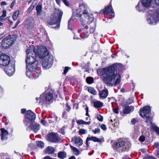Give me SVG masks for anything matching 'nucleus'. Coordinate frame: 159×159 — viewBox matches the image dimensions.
Listing matches in <instances>:
<instances>
[{
    "mask_svg": "<svg viewBox=\"0 0 159 159\" xmlns=\"http://www.w3.org/2000/svg\"><path fill=\"white\" fill-rule=\"evenodd\" d=\"M88 9L87 5L83 4L80 6L76 11V16L79 18L82 25L81 29L78 30V32H82L80 36L82 38H87L90 34L95 30L94 27L91 26L89 27L85 25L92 22L94 19L93 15L89 14Z\"/></svg>",
    "mask_w": 159,
    "mask_h": 159,
    "instance_id": "obj_1",
    "label": "nucleus"
},
{
    "mask_svg": "<svg viewBox=\"0 0 159 159\" xmlns=\"http://www.w3.org/2000/svg\"><path fill=\"white\" fill-rule=\"evenodd\" d=\"M98 74L100 73L103 76V80L107 85L111 86L120 82V75L117 73V67L115 65L97 71Z\"/></svg>",
    "mask_w": 159,
    "mask_h": 159,
    "instance_id": "obj_2",
    "label": "nucleus"
},
{
    "mask_svg": "<svg viewBox=\"0 0 159 159\" xmlns=\"http://www.w3.org/2000/svg\"><path fill=\"white\" fill-rule=\"evenodd\" d=\"M63 14V12L59 9H55L53 14L51 16L48 23L50 25H57L56 27L53 28H58L60 27V23Z\"/></svg>",
    "mask_w": 159,
    "mask_h": 159,
    "instance_id": "obj_3",
    "label": "nucleus"
},
{
    "mask_svg": "<svg viewBox=\"0 0 159 159\" xmlns=\"http://www.w3.org/2000/svg\"><path fill=\"white\" fill-rule=\"evenodd\" d=\"M147 22L149 24L155 25L159 21L158 11H150L148 12L147 18Z\"/></svg>",
    "mask_w": 159,
    "mask_h": 159,
    "instance_id": "obj_4",
    "label": "nucleus"
},
{
    "mask_svg": "<svg viewBox=\"0 0 159 159\" xmlns=\"http://www.w3.org/2000/svg\"><path fill=\"white\" fill-rule=\"evenodd\" d=\"M36 118V115L31 110L26 111L25 116L24 123L25 126H28L30 122H33Z\"/></svg>",
    "mask_w": 159,
    "mask_h": 159,
    "instance_id": "obj_5",
    "label": "nucleus"
},
{
    "mask_svg": "<svg viewBox=\"0 0 159 159\" xmlns=\"http://www.w3.org/2000/svg\"><path fill=\"white\" fill-rule=\"evenodd\" d=\"M15 40L13 35H9L2 41V46L5 49L8 48L13 44Z\"/></svg>",
    "mask_w": 159,
    "mask_h": 159,
    "instance_id": "obj_6",
    "label": "nucleus"
},
{
    "mask_svg": "<svg viewBox=\"0 0 159 159\" xmlns=\"http://www.w3.org/2000/svg\"><path fill=\"white\" fill-rule=\"evenodd\" d=\"M36 54L35 53H32V55H27L25 62L26 65H30L31 67H36L39 64V62L36 59Z\"/></svg>",
    "mask_w": 159,
    "mask_h": 159,
    "instance_id": "obj_7",
    "label": "nucleus"
},
{
    "mask_svg": "<svg viewBox=\"0 0 159 159\" xmlns=\"http://www.w3.org/2000/svg\"><path fill=\"white\" fill-rule=\"evenodd\" d=\"M53 98V94L51 93L48 92L44 94H42L39 98V103H42V105L46 104L47 102L51 101Z\"/></svg>",
    "mask_w": 159,
    "mask_h": 159,
    "instance_id": "obj_8",
    "label": "nucleus"
},
{
    "mask_svg": "<svg viewBox=\"0 0 159 159\" xmlns=\"http://www.w3.org/2000/svg\"><path fill=\"white\" fill-rule=\"evenodd\" d=\"M37 55L39 58L41 59H44L50 57L47 48L45 47L39 48L38 49Z\"/></svg>",
    "mask_w": 159,
    "mask_h": 159,
    "instance_id": "obj_9",
    "label": "nucleus"
},
{
    "mask_svg": "<svg viewBox=\"0 0 159 159\" xmlns=\"http://www.w3.org/2000/svg\"><path fill=\"white\" fill-rule=\"evenodd\" d=\"M10 62V57L5 54H2L0 56V65L7 66Z\"/></svg>",
    "mask_w": 159,
    "mask_h": 159,
    "instance_id": "obj_10",
    "label": "nucleus"
},
{
    "mask_svg": "<svg viewBox=\"0 0 159 159\" xmlns=\"http://www.w3.org/2000/svg\"><path fill=\"white\" fill-rule=\"evenodd\" d=\"M53 63L52 59L49 57V58H44V60L43 61L42 66L45 69H48L50 68Z\"/></svg>",
    "mask_w": 159,
    "mask_h": 159,
    "instance_id": "obj_11",
    "label": "nucleus"
},
{
    "mask_svg": "<svg viewBox=\"0 0 159 159\" xmlns=\"http://www.w3.org/2000/svg\"><path fill=\"white\" fill-rule=\"evenodd\" d=\"M139 115L143 118L147 116V115L148 114L151 112L150 106H146L144 107L143 108L139 110Z\"/></svg>",
    "mask_w": 159,
    "mask_h": 159,
    "instance_id": "obj_12",
    "label": "nucleus"
},
{
    "mask_svg": "<svg viewBox=\"0 0 159 159\" xmlns=\"http://www.w3.org/2000/svg\"><path fill=\"white\" fill-rule=\"evenodd\" d=\"M47 139L51 142L57 143L59 141L60 138L57 134L52 132L48 134Z\"/></svg>",
    "mask_w": 159,
    "mask_h": 159,
    "instance_id": "obj_13",
    "label": "nucleus"
},
{
    "mask_svg": "<svg viewBox=\"0 0 159 159\" xmlns=\"http://www.w3.org/2000/svg\"><path fill=\"white\" fill-rule=\"evenodd\" d=\"M26 75L29 78H30L31 75L32 73L34 72L32 74L33 75H36V74H38L37 72H36V68L35 67H32L30 65H26Z\"/></svg>",
    "mask_w": 159,
    "mask_h": 159,
    "instance_id": "obj_14",
    "label": "nucleus"
},
{
    "mask_svg": "<svg viewBox=\"0 0 159 159\" xmlns=\"http://www.w3.org/2000/svg\"><path fill=\"white\" fill-rule=\"evenodd\" d=\"M30 126H28L27 128V130H28L29 129L33 130L34 133H37V132L39 129L40 125L36 122H30V124H29Z\"/></svg>",
    "mask_w": 159,
    "mask_h": 159,
    "instance_id": "obj_15",
    "label": "nucleus"
},
{
    "mask_svg": "<svg viewBox=\"0 0 159 159\" xmlns=\"http://www.w3.org/2000/svg\"><path fill=\"white\" fill-rule=\"evenodd\" d=\"M99 13H103L104 15L106 14L107 15L109 14L111 15L112 17H114V13L111 5H109L108 6H107L104 9L101 10Z\"/></svg>",
    "mask_w": 159,
    "mask_h": 159,
    "instance_id": "obj_16",
    "label": "nucleus"
},
{
    "mask_svg": "<svg viewBox=\"0 0 159 159\" xmlns=\"http://www.w3.org/2000/svg\"><path fill=\"white\" fill-rule=\"evenodd\" d=\"M7 74L9 76L12 75L15 71V66L14 63L12 64H10L6 70Z\"/></svg>",
    "mask_w": 159,
    "mask_h": 159,
    "instance_id": "obj_17",
    "label": "nucleus"
},
{
    "mask_svg": "<svg viewBox=\"0 0 159 159\" xmlns=\"http://www.w3.org/2000/svg\"><path fill=\"white\" fill-rule=\"evenodd\" d=\"M1 133V139L2 141L6 140L8 138V132L4 128L0 129Z\"/></svg>",
    "mask_w": 159,
    "mask_h": 159,
    "instance_id": "obj_18",
    "label": "nucleus"
},
{
    "mask_svg": "<svg viewBox=\"0 0 159 159\" xmlns=\"http://www.w3.org/2000/svg\"><path fill=\"white\" fill-rule=\"evenodd\" d=\"M108 91L107 89L105 88L99 92V95L100 98L104 99L106 98L108 95Z\"/></svg>",
    "mask_w": 159,
    "mask_h": 159,
    "instance_id": "obj_19",
    "label": "nucleus"
},
{
    "mask_svg": "<svg viewBox=\"0 0 159 159\" xmlns=\"http://www.w3.org/2000/svg\"><path fill=\"white\" fill-rule=\"evenodd\" d=\"M34 48V46L33 45L30 46L29 48L26 51L27 55H29L30 53L32 54V53L34 54V53L36 54Z\"/></svg>",
    "mask_w": 159,
    "mask_h": 159,
    "instance_id": "obj_20",
    "label": "nucleus"
},
{
    "mask_svg": "<svg viewBox=\"0 0 159 159\" xmlns=\"http://www.w3.org/2000/svg\"><path fill=\"white\" fill-rule=\"evenodd\" d=\"M134 110V107L133 106H127L125 107L123 113L125 114H127L133 111Z\"/></svg>",
    "mask_w": 159,
    "mask_h": 159,
    "instance_id": "obj_21",
    "label": "nucleus"
},
{
    "mask_svg": "<svg viewBox=\"0 0 159 159\" xmlns=\"http://www.w3.org/2000/svg\"><path fill=\"white\" fill-rule=\"evenodd\" d=\"M152 0H141V2L146 7H149L151 5Z\"/></svg>",
    "mask_w": 159,
    "mask_h": 159,
    "instance_id": "obj_22",
    "label": "nucleus"
},
{
    "mask_svg": "<svg viewBox=\"0 0 159 159\" xmlns=\"http://www.w3.org/2000/svg\"><path fill=\"white\" fill-rule=\"evenodd\" d=\"M151 129L155 131L157 135H159V127L155 124H151Z\"/></svg>",
    "mask_w": 159,
    "mask_h": 159,
    "instance_id": "obj_23",
    "label": "nucleus"
},
{
    "mask_svg": "<svg viewBox=\"0 0 159 159\" xmlns=\"http://www.w3.org/2000/svg\"><path fill=\"white\" fill-rule=\"evenodd\" d=\"M145 120V122L147 124V125L148 126H149L150 124H152V118L151 116H149L148 115L146 116L144 118Z\"/></svg>",
    "mask_w": 159,
    "mask_h": 159,
    "instance_id": "obj_24",
    "label": "nucleus"
},
{
    "mask_svg": "<svg viewBox=\"0 0 159 159\" xmlns=\"http://www.w3.org/2000/svg\"><path fill=\"white\" fill-rule=\"evenodd\" d=\"M145 7L142 3H139L137 5L136 7V10L139 11H143L144 10Z\"/></svg>",
    "mask_w": 159,
    "mask_h": 159,
    "instance_id": "obj_25",
    "label": "nucleus"
},
{
    "mask_svg": "<svg viewBox=\"0 0 159 159\" xmlns=\"http://www.w3.org/2000/svg\"><path fill=\"white\" fill-rule=\"evenodd\" d=\"M46 153H47L49 154H52L55 152V149L54 148L48 146L45 151Z\"/></svg>",
    "mask_w": 159,
    "mask_h": 159,
    "instance_id": "obj_26",
    "label": "nucleus"
},
{
    "mask_svg": "<svg viewBox=\"0 0 159 159\" xmlns=\"http://www.w3.org/2000/svg\"><path fill=\"white\" fill-rule=\"evenodd\" d=\"M125 144V142L124 141H120L116 143L115 145V147L116 148H118L123 147Z\"/></svg>",
    "mask_w": 159,
    "mask_h": 159,
    "instance_id": "obj_27",
    "label": "nucleus"
},
{
    "mask_svg": "<svg viewBox=\"0 0 159 159\" xmlns=\"http://www.w3.org/2000/svg\"><path fill=\"white\" fill-rule=\"evenodd\" d=\"M25 24L26 28L28 29L31 28L33 26V23L30 20H27L26 21Z\"/></svg>",
    "mask_w": 159,
    "mask_h": 159,
    "instance_id": "obj_28",
    "label": "nucleus"
},
{
    "mask_svg": "<svg viewBox=\"0 0 159 159\" xmlns=\"http://www.w3.org/2000/svg\"><path fill=\"white\" fill-rule=\"evenodd\" d=\"M93 104L95 108H98L102 106L103 103L99 101H96L93 102Z\"/></svg>",
    "mask_w": 159,
    "mask_h": 159,
    "instance_id": "obj_29",
    "label": "nucleus"
},
{
    "mask_svg": "<svg viewBox=\"0 0 159 159\" xmlns=\"http://www.w3.org/2000/svg\"><path fill=\"white\" fill-rule=\"evenodd\" d=\"M87 140H92L94 142H101L102 140L96 137H87Z\"/></svg>",
    "mask_w": 159,
    "mask_h": 159,
    "instance_id": "obj_30",
    "label": "nucleus"
},
{
    "mask_svg": "<svg viewBox=\"0 0 159 159\" xmlns=\"http://www.w3.org/2000/svg\"><path fill=\"white\" fill-rule=\"evenodd\" d=\"M66 157V154L64 152H61L58 154V157L61 159H63Z\"/></svg>",
    "mask_w": 159,
    "mask_h": 159,
    "instance_id": "obj_31",
    "label": "nucleus"
},
{
    "mask_svg": "<svg viewBox=\"0 0 159 159\" xmlns=\"http://www.w3.org/2000/svg\"><path fill=\"white\" fill-rule=\"evenodd\" d=\"M42 6L40 4H38L36 7V9L37 11V14L39 15L41 14L42 11Z\"/></svg>",
    "mask_w": 159,
    "mask_h": 159,
    "instance_id": "obj_32",
    "label": "nucleus"
},
{
    "mask_svg": "<svg viewBox=\"0 0 159 159\" xmlns=\"http://www.w3.org/2000/svg\"><path fill=\"white\" fill-rule=\"evenodd\" d=\"M88 91L92 94L94 95H96L97 94V92L96 90L92 87H89L88 89Z\"/></svg>",
    "mask_w": 159,
    "mask_h": 159,
    "instance_id": "obj_33",
    "label": "nucleus"
},
{
    "mask_svg": "<svg viewBox=\"0 0 159 159\" xmlns=\"http://www.w3.org/2000/svg\"><path fill=\"white\" fill-rule=\"evenodd\" d=\"M19 13V11H16L13 13L12 17L14 20H16L17 19Z\"/></svg>",
    "mask_w": 159,
    "mask_h": 159,
    "instance_id": "obj_34",
    "label": "nucleus"
},
{
    "mask_svg": "<svg viewBox=\"0 0 159 159\" xmlns=\"http://www.w3.org/2000/svg\"><path fill=\"white\" fill-rule=\"evenodd\" d=\"M71 149L73 150L74 153L75 155H78L79 153V150L76 148L72 146H70Z\"/></svg>",
    "mask_w": 159,
    "mask_h": 159,
    "instance_id": "obj_35",
    "label": "nucleus"
},
{
    "mask_svg": "<svg viewBox=\"0 0 159 159\" xmlns=\"http://www.w3.org/2000/svg\"><path fill=\"white\" fill-rule=\"evenodd\" d=\"M75 143L79 144V146H81L83 143V140L80 138H76L75 140Z\"/></svg>",
    "mask_w": 159,
    "mask_h": 159,
    "instance_id": "obj_36",
    "label": "nucleus"
},
{
    "mask_svg": "<svg viewBox=\"0 0 159 159\" xmlns=\"http://www.w3.org/2000/svg\"><path fill=\"white\" fill-rule=\"evenodd\" d=\"M93 79L91 77H87L86 78V81L89 84H91L93 83Z\"/></svg>",
    "mask_w": 159,
    "mask_h": 159,
    "instance_id": "obj_37",
    "label": "nucleus"
},
{
    "mask_svg": "<svg viewBox=\"0 0 159 159\" xmlns=\"http://www.w3.org/2000/svg\"><path fill=\"white\" fill-rule=\"evenodd\" d=\"M37 145L41 148H43L44 147V144L43 142L41 141H39L37 142Z\"/></svg>",
    "mask_w": 159,
    "mask_h": 159,
    "instance_id": "obj_38",
    "label": "nucleus"
},
{
    "mask_svg": "<svg viewBox=\"0 0 159 159\" xmlns=\"http://www.w3.org/2000/svg\"><path fill=\"white\" fill-rule=\"evenodd\" d=\"M72 23V20L71 18H70L68 21V29L71 30V25Z\"/></svg>",
    "mask_w": 159,
    "mask_h": 159,
    "instance_id": "obj_39",
    "label": "nucleus"
},
{
    "mask_svg": "<svg viewBox=\"0 0 159 159\" xmlns=\"http://www.w3.org/2000/svg\"><path fill=\"white\" fill-rule=\"evenodd\" d=\"M79 133L80 134H85L87 133V130L84 129H81L79 130Z\"/></svg>",
    "mask_w": 159,
    "mask_h": 159,
    "instance_id": "obj_40",
    "label": "nucleus"
},
{
    "mask_svg": "<svg viewBox=\"0 0 159 159\" xmlns=\"http://www.w3.org/2000/svg\"><path fill=\"white\" fill-rule=\"evenodd\" d=\"M64 3L65 4L66 6H68L69 5V2H67V1L66 0H62ZM56 2L58 4H59L60 2V0H56Z\"/></svg>",
    "mask_w": 159,
    "mask_h": 159,
    "instance_id": "obj_41",
    "label": "nucleus"
},
{
    "mask_svg": "<svg viewBox=\"0 0 159 159\" xmlns=\"http://www.w3.org/2000/svg\"><path fill=\"white\" fill-rule=\"evenodd\" d=\"M92 131L95 134L96 133L99 134L100 133V129L98 128H95L94 130H93Z\"/></svg>",
    "mask_w": 159,
    "mask_h": 159,
    "instance_id": "obj_42",
    "label": "nucleus"
},
{
    "mask_svg": "<svg viewBox=\"0 0 159 159\" xmlns=\"http://www.w3.org/2000/svg\"><path fill=\"white\" fill-rule=\"evenodd\" d=\"M97 119L100 121H102L103 120V117L100 114L98 115Z\"/></svg>",
    "mask_w": 159,
    "mask_h": 159,
    "instance_id": "obj_43",
    "label": "nucleus"
},
{
    "mask_svg": "<svg viewBox=\"0 0 159 159\" xmlns=\"http://www.w3.org/2000/svg\"><path fill=\"white\" fill-rule=\"evenodd\" d=\"M65 128V126L63 127L62 128H61L59 131V132L62 134H65V133L64 132V129Z\"/></svg>",
    "mask_w": 159,
    "mask_h": 159,
    "instance_id": "obj_44",
    "label": "nucleus"
},
{
    "mask_svg": "<svg viewBox=\"0 0 159 159\" xmlns=\"http://www.w3.org/2000/svg\"><path fill=\"white\" fill-rule=\"evenodd\" d=\"M84 121L82 120H76L77 123L79 125L84 124Z\"/></svg>",
    "mask_w": 159,
    "mask_h": 159,
    "instance_id": "obj_45",
    "label": "nucleus"
},
{
    "mask_svg": "<svg viewBox=\"0 0 159 159\" xmlns=\"http://www.w3.org/2000/svg\"><path fill=\"white\" fill-rule=\"evenodd\" d=\"M155 155L159 158V149H158L155 151Z\"/></svg>",
    "mask_w": 159,
    "mask_h": 159,
    "instance_id": "obj_46",
    "label": "nucleus"
},
{
    "mask_svg": "<svg viewBox=\"0 0 159 159\" xmlns=\"http://www.w3.org/2000/svg\"><path fill=\"white\" fill-rule=\"evenodd\" d=\"M70 67H66L65 68V69L64 70L63 74H66L67 73V72H68V70H70Z\"/></svg>",
    "mask_w": 159,
    "mask_h": 159,
    "instance_id": "obj_47",
    "label": "nucleus"
},
{
    "mask_svg": "<svg viewBox=\"0 0 159 159\" xmlns=\"http://www.w3.org/2000/svg\"><path fill=\"white\" fill-rule=\"evenodd\" d=\"M139 140L142 142H143L145 140V137L143 135L140 136L139 137Z\"/></svg>",
    "mask_w": 159,
    "mask_h": 159,
    "instance_id": "obj_48",
    "label": "nucleus"
},
{
    "mask_svg": "<svg viewBox=\"0 0 159 159\" xmlns=\"http://www.w3.org/2000/svg\"><path fill=\"white\" fill-rule=\"evenodd\" d=\"M101 128L104 130H105L107 129V127L104 124H102L101 126Z\"/></svg>",
    "mask_w": 159,
    "mask_h": 159,
    "instance_id": "obj_49",
    "label": "nucleus"
},
{
    "mask_svg": "<svg viewBox=\"0 0 159 159\" xmlns=\"http://www.w3.org/2000/svg\"><path fill=\"white\" fill-rule=\"evenodd\" d=\"M34 7H33V6H30V7L28 8L27 10V11L28 12H31L34 8Z\"/></svg>",
    "mask_w": 159,
    "mask_h": 159,
    "instance_id": "obj_50",
    "label": "nucleus"
},
{
    "mask_svg": "<svg viewBox=\"0 0 159 159\" xmlns=\"http://www.w3.org/2000/svg\"><path fill=\"white\" fill-rule=\"evenodd\" d=\"M113 111L115 113L117 114H118L119 112L118 108H115L113 109Z\"/></svg>",
    "mask_w": 159,
    "mask_h": 159,
    "instance_id": "obj_51",
    "label": "nucleus"
},
{
    "mask_svg": "<svg viewBox=\"0 0 159 159\" xmlns=\"http://www.w3.org/2000/svg\"><path fill=\"white\" fill-rule=\"evenodd\" d=\"M20 23V21L19 20H18L16 23L15 24V25L14 27L13 28V29H15L16 28L17 26Z\"/></svg>",
    "mask_w": 159,
    "mask_h": 159,
    "instance_id": "obj_52",
    "label": "nucleus"
},
{
    "mask_svg": "<svg viewBox=\"0 0 159 159\" xmlns=\"http://www.w3.org/2000/svg\"><path fill=\"white\" fill-rule=\"evenodd\" d=\"M66 110L67 111H70V109H71V108H70V107L68 105V103H66Z\"/></svg>",
    "mask_w": 159,
    "mask_h": 159,
    "instance_id": "obj_53",
    "label": "nucleus"
},
{
    "mask_svg": "<svg viewBox=\"0 0 159 159\" xmlns=\"http://www.w3.org/2000/svg\"><path fill=\"white\" fill-rule=\"evenodd\" d=\"M154 147L158 149H159V143H158L157 142L155 143Z\"/></svg>",
    "mask_w": 159,
    "mask_h": 159,
    "instance_id": "obj_54",
    "label": "nucleus"
},
{
    "mask_svg": "<svg viewBox=\"0 0 159 159\" xmlns=\"http://www.w3.org/2000/svg\"><path fill=\"white\" fill-rule=\"evenodd\" d=\"M2 12L3 14L2 16L4 17H6V10H3Z\"/></svg>",
    "mask_w": 159,
    "mask_h": 159,
    "instance_id": "obj_55",
    "label": "nucleus"
},
{
    "mask_svg": "<svg viewBox=\"0 0 159 159\" xmlns=\"http://www.w3.org/2000/svg\"><path fill=\"white\" fill-rule=\"evenodd\" d=\"M136 122V120L135 119L133 118L132 119L131 123L133 125H134Z\"/></svg>",
    "mask_w": 159,
    "mask_h": 159,
    "instance_id": "obj_56",
    "label": "nucleus"
},
{
    "mask_svg": "<svg viewBox=\"0 0 159 159\" xmlns=\"http://www.w3.org/2000/svg\"><path fill=\"white\" fill-rule=\"evenodd\" d=\"M146 159H156V158L154 157L149 156L147 157Z\"/></svg>",
    "mask_w": 159,
    "mask_h": 159,
    "instance_id": "obj_57",
    "label": "nucleus"
},
{
    "mask_svg": "<svg viewBox=\"0 0 159 159\" xmlns=\"http://www.w3.org/2000/svg\"><path fill=\"white\" fill-rule=\"evenodd\" d=\"M6 5H7V3L5 1H2L1 3V5L2 6Z\"/></svg>",
    "mask_w": 159,
    "mask_h": 159,
    "instance_id": "obj_58",
    "label": "nucleus"
},
{
    "mask_svg": "<svg viewBox=\"0 0 159 159\" xmlns=\"http://www.w3.org/2000/svg\"><path fill=\"white\" fill-rule=\"evenodd\" d=\"M41 122L43 125H45L46 124V122L45 121L43 120H41Z\"/></svg>",
    "mask_w": 159,
    "mask_h": 159,
    "instance_id": "obj_59",
    "label": "nucleus"
},
{
    "mask_svg": "<svg viewBox=\"0 0 159 159\" xmlns=\"http://www.w3.org/2000/svg\"><path fill=\"white\" fill-rule=\"evenodd\" d=\"M26 112V110L25 109H22L21 110V113L22 114H24L25 113V112Z\"/></svg>",
    "mask_w": 159,
    "mask_h": 159,
    "instance_id": "obj_60",
    "label": "nucleus"
},
{
    "mask_svg": "<svg viewBox=\"0 0 159 159\" xmlns=\"http://www.w3.org/2000/svg\"><path fill=\"white\" fill-rule=\"evenodd\" d=\"M91 122L90 121H89V122H86L84 121V124H85L86 125H89L90 124Z\"/></svg>",
    "mask_w": 159,
    "mask_h": 159,
    "instance_id": "obj_61",
    "label": "nucleus"
},
{
    "mask_svg": "<svg viewBox=\"0 0 159 159\" xmlns=\"http://www.w3.org/2000/svg\"><path fill=\"white\" fill-rule=\"evenodd\" d=\"M5 34L4 33L0 34V39L4 37L5 36Z\"/></svg>",
    "mask_w": 159,
    "mask_h": 159,
    "instance_id": "obj_62",
    "label": "nucleus"
},
{
    "mask_svg": "<svg viewBox=\"0 0 159 159\" xmlns=\"http://www.w3.org/2000/svg\"><path fill=\"white\" fill-rule=\"evenodd\" d=\"M15 4V2L13 1V2L11 4V8H12L13 7H14V5Z\"/></svg>",
    "mask_w": 159,
    "mask_h": 159,
    "instance_id": "obj_63",
    "label": "nucleus"
},
{
    "mask_svg": "<svg viewBox=\"0 0 159 159\" xmlns=\"http://www.w3.org/2000/svg\"><path fill=\"white\" fill-rule=\"evenodd\" d=\"M155 3L158 5H159V0H154Z\"/></svg>",
    "mask_w": 159,
    "mask_h": 159,
    "instance_id": "obj_64",
    "label": "nucleus"
}]
</instances>
